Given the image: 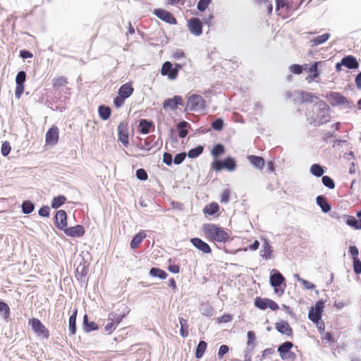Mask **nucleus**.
<instances>
[{"instance_id":"1","label":"nucleus","mask_w":361,"mask_h":361,"mask_svg":"<svg viewBox=\"0 0 361 361\" xmlns=\"http://www.w3.org/2000/svg\"><path fill=\"white\" fill-rule=\"evenodd\" d=\"M204 236L210 241L225 243L230 238V235L222 227L214 224H204L202 226Z\"/></svg>"},{"instance_id":"2","label":"nucleus","mask_w":361,"mask_h":361,"mask_svg":"<svg viewBox=\"0 0 361 361\" xmlns=\"http://www.w3.org/2000/svg\"><path fill=\"white\" fill-rule=\"evenodd\" d=\"M302 1L303 0H276V8L279 12V15L286 18L292 15V13L300 7Z\"/></svg>"},{"instance_id":"3","label":"nucleus","mask_w":361,"mask_h":361,"mask_svg":"<svg viewBox=\"0 0 361 361\" xmlns=\"http://www.w3.org/2000/svg\"><path fill=\"white\" fill-rule=\"evenodd\" d=\"M206 109V102L203 97L197 94H192L188 97L184 111L193 112H202Z\"/></svg>"},{"instance_id":"4","label":"nucleus","mask_w":361,"mask_h":361,"mask_svg":"<svg viewBox=\"0 0 361 361\" xmlns=\"http://www.w3.org/2000/svg\"><path fill=\"white\" fill-rule=\"evenodd\" d=\"M28 324L31 326L32 329L38 337H41L45 339L49 338L50 335L49 331L39 319H30L28 321Z\"/></svg>"},{"instance_id":"5","label":"nucleus","mask_w":361,"mask_h":361,"mask_svg":"<svg viewBox=\"0 0 361 361\" xmlns=\"http://www.w3.org/2000/svg\"><path fill=\"white\" fill-rule=\"evenodd\" d=\"M212 169L216 171H219L226 169L228 171H233L236 169V162L232 157H226L223 161L215 160L212 163Z\"/></svg>"},{"instance_id":"6","label":"nucleus","mask_w":361,"mask_h":361,"mask_svg":"<svg viewBox=\"0 0 361 361\" xmlns=\"http://www.w3.org/2000/svg\"><path fill=\"white\" fill-rule=\"evenodd\" d=\"M181 68L182 66L178 63H176L175 67H173L170 61H166L162 65L161 74L166 75L169 80H173L177 78L178 71Z\"/></svg>"},{"instance_id":"7","label":"nucleus","mask_w":361,"mask_h":361,"mask_svg":"<svg viewBox=\"0 0 361 361\" xmlns=\"http://www.w3.org/2000/svg\"><path fill=\"white\" fill-rule=\"evenodd\" d=\"M324 308V302L323 300L317 301L314 307H312L308 313V318L316 324L322 319V313Z\"/></svg>"},{"instance_id":"8","label":"nucleus","mask_w":361,"mask_h":361,"mask_svg":"<svg viewBox=\"0 0 361 361\" xmlns=\"http://www.w3.org/2000/svg\"><path fill=\"white\" fill-rule=\"evenodd\" d=\"M124 317V314H117L111 312L109 314L108 320L109 322L105 325L104 330L108 334H111L116 328L117 325L119 324Z\"/></svg>"},{"instance_id":"9","label":"nucleus","mask_w":361,"mask_h":361,"mask_svg":"<svg viewBox=\"0 0 361 361\" xmlns=\"http://www.w3.org/2000/svg\"><path fill=\"white\" fill-rule=\"evenodd\" d=\"M25 79L26 73L25 71H22L18 73L16 78V87L15 90V96L17 99H20L24 92Z\"/></svg>"},{"instance_id":"10","label":"nucleus","mask_w":361,"mask_h":361,"mask_svg":"<svg viewBox=\"0 0 361 361\" xmlns=\"http://www.w3.org/2000/svg\"><path fill=\"white\" fill-rule=\"evenodd\" d=\"M59 137V130L57 126H52L47 132L45 142L48 145H55Z\"/></svg>"},{"instance_id":"11","label":"nucleus","mask_w":361,"mask_h":361,"mask_svg":"<svg viewBox=\"0 0 361 361\" xmlns=\"http://www.w3.org/2000/svg\"><path fill=\"white\" fill-rule=\"evenodd\" d=\"M188 27L190 33L195 36H200L202 33V25L197 18H192L188 21Z\"/></svg>"},{"instance_id":"12","label":"nucleus","mask_w":361,"mask_h":361,"mask_svg":"<svg viewBox=\"0 0 361 361\" xmlns=\"http://www.w3.org/2000/svg\"><path fill=\"white\" fill-rule=\"evenodd\" d=\"M328 102L333 106L344 104L348 102L346 97L338 92H329L326 96Z\"/></svg>"},{"instance_id":"13","label":"nucleus","mask_w":361,"mask_h":361,"mask_svg":"<svg viewBox=\"0 0 361 361\" xmlns=\"http://www.w3.org/2000/svg\"><path fill=\"white\" fill-rule=\"evenodd\" d=\"M118 139L125 147H128V128L127 123L122 121L118 126Z\"/></svg>"},{"instance_id":"14","label":"nucleus","mask_w":361,"mask_h":361,"mask_svg":"<svg viewBox=\"0 0 361 361\" xmlns=\"http://www.w3.org/2000/svg\"><path fill=\"white\" fill-rule=\"evenodd\" d=\"M154 13L157 17H158L161 20L165 21L166 23H168L172 24V25L177 23V20L173 17V16L170 12H169L166 10H164L161 8L155 9L154 11Z\"/></svg>"},{"instance_id":"15","label":"nucleus","mask_w":361,"mask_h":361,"mask_svg":"<svg viewBox=\"0 0 361 361\" xmlns=\"http://www.w3.org/2000/svg\"><path fill=\"white\" fill-rule=\"evenodd\" d=\"M321 63V61H316L310 67H308L307 64L304 65V70L310 73V75L306 77V80L308 82H312L315 78L319 77V72L318 71V66Z\"/></svg>"},{"instance_id":"16","label":"nucleus","mask_w":361,"mask_h":361,"mask_svg":"<svg viewBox=\"0 0 361 361\" xmlns=\"http://www.w3.org/2000/svg\"><path fill=\"white\" fill-rule=\"evenodd\" d=\"M55 224L61 230L67 227V214L64 210H59L55 215Z\"/></svg>"},{"instance_id":"17","label":"nucleus","mask_w":361,"mask_h":361,"mask_svg":"<svg viewBox=\"0 0 361 361\" xmlns=\"http://www.w3.org/2000/svg\"><path fill=\"white\" fill-rule=\"evenodd\" d=\"M190 242L194 247L204 254H209L212 252L210 246L199 238H193L190 239Z\"/></svg>"},{"instance_id":"18","label":"nucleus","mask_w":361,"mask_h":361,"mask_svg":"<svg viewBox=\"0 0 361 361\" xmlns=\"http://www.w3.org/2000/svg\"><path fill=\"white\" fill-rule=\"evenodd\" d=\"M183 104V98L181 96L176 95L173 98L166 99L164 102L163 107L164 109H170L172 111H174L177 109L178 105Z\"/></svg>"},{"instance_id":"19","label":"nucleus","mask_w":361,"mask_h":361,"mask_svg":"<svg viewBox=\"0 0 361 361\" xmlns=\"http://www.w3.org/2000/svg\"><path fill=\"white\" fill-rule=\"evenodd\" d=\"M64 233L70 237H81L85 233V229L82 226L77 225L75 226H72L70 228H66L64 230Z\"/></svg>"},{"instance_id":"20","label":"nucleus","mask_w":361,"mask_h":361,"mask_svg":"<svg viewBox=\"0 0 361 361\" xmlns=\"http://www.w3.org/2000/svg\"><path fill=\"white\" fill-rule=\"evenodd\" d=\"M276 329L282 334L291 337L293 336V329L288 322L281 321L275 325Z\"/></svg>"},{"instance_id":"21","label":"nucleus","mask_w":361,"mask_h":361,"mask_svg":"<svg viewBox=\"0 0 361 361\" xmlns=\"http://www.w3.org/2000/svg\"><path fill=\"white\" fill-rule=\"evenodd\" d=\"M357 216L358 218L357 219L353 216H345V223L355 229H361V214L357 212Z\"/></svg>"},{"instance_id":"22","label":"nucleus","mask_w":361,"mask_h":361,"mask_svg":"<svg viewBox=\"0 0 361 361\" xmlns=\"http://www.w3.org/2000/svg\"><path fill=\"white\" fill-rule=\"evenodd\" d=\"M134 92V88L131 82H126L122 85L118 90V95L127 99L130 97Z\"/></svg>"},{"instance_id":"23","label":"nucleus","mask_w":361,"mask_h":361,"mask_svg":"<svg viewBox=\"0 0 361 361\" xmlns=\"http://www.w3.org/2000/svg\"><path fill=\"white\" fill-rule=\"evenodd\" d=\"M341 64L348 69H355L359 66L357 59L353 56H346L341 59Z\"/></svg>"},{"instance_id":"24","label":"nucleus","mask_w":361,"mask_h":361,"mask_svg":"<svg viewBox=\"0 0 361 361\" xmlns=\"http://www.w3.org/2000/svg\"><path fill=\"white\" fill-rule=\"evenodd\" d=\"M147 237L145 231H141L137 233L130 242V247L133 250L137 248L143 240Z\"/></svg>"},{"instance_id":"25","label":"nucleus","mask_w":361,"mask_h":361,"mask_svg":"<svg viewBox=\"0 0 361 361\" xmlns=\"http://www.w3.org/2000/svg\"><path fill=\"white\" fill-rule=\"evenodd\" d=\"M249 161L257 169L262 170L265 164L264 159L259 156L249 155L247 157Z\"/></svg>"},{"instance_id":"26","label":"nucleus","mask_w":361,"mask_h":361,"mask_svg":"<svg viewBox=\"0 0 361 361\" xmlns=\"http://www.w3.org/2000/svg\"><path fill=\"white\" fill-rule=\"evenodd\" d=\"M285 281L283 275L276 271V272L270 276V283L273 287H279Z\"/></svg>"},{"instance_id":"27","label":"nucleus","mask_w":361,"mask_h":361,"mask_svg":"<svg viewBox=\"0 0 361 361\" xmlns=\"http://www.w3.org/2000/svg\"><path fill=\"white\" fill-rule=\"evenodd\" d=\"M83 329L85 331L90 332L99 329L97 324L94 322H89L87 314L83 317Z\"/></svg>"},{"instance_id":"28","label":"nucleus","mask_w":361,"mask_h":361,"mask_svg":"<svg viewBox=\"0 0 361 361\" xmlns=\"http://www.w3.org/2000/svg\"><path fill=\"white\" fill-rule=\"evenodd\" d=\"M219 211V206L216 202H212L207 204L204 209L203 212L205 215H214Z\"/></svg>"},{"instance_id":"29","label":"nucleus","mask_w":361,"mask_h":361,"mask_svg":"<svg viewBox=\"0 0 361 361\" xmlns=\"http://www.w3.org/2000/svg\"><path fill=\"white\" fill-rule=\"evenodd\" d=\"M140 132L142 134H147L151 131V128H153L152 121H148L146 119H141L139 123Z\"/></svg>"},{"instance_id":"30","label":"nucleus","mask_w":361,"mask_h":361,"mask_svg":"<svg viewBox=\"0 0 361 361\" xmlns=\"http://www.w3.org/2000/svg\"><path fill=\"white\" fill-rule=\"evenodd\" d=\"M67 84L68 80L64 76L55 77L52 80V85L55 90H59L61 87H65Z\"/></svg>"},{"instance_id":"31","label":"nucleus","mask_w":361,"mask_h":361,"mask_svg":"<svg viewBox=\"0 0 361 361\" xmlns=\"http://www.w3.org/2000/svg\"><path fill=\"white\" fill-rule=\"evenodd\" d=\"M317 204L321 207L322 210L326 213L331 210V205L328 203L326 197L322 195L317 196Z\"/></svg>"},{"instance_id":"32","label":"nucleus","mask_w":361,"mask_h":361,"mask_svg":"<svg viewBox=\"0 0 361 361\" xmlns=\"http://www.w3.org/2000/svg\"><path fill=\"white\" fill-rule=\"evenodd\" d=\"M78 309H75L69 317V331L71 335H74L76 332V317Z\"/></svg>"},{"instance_id":"33","label":"nucleus","mask_w":361,"mask_h":361,"mask_svg":"<svg viewBox=\"0 0 361 361\" xmlns=\"http://www.w3.org/2000/svg\"><path fill=\"white\" fill-rule=\"evenodd\" d=\"M330 37L329 33H325L322 35H319L310 40V44L312 47L318 46L326 42Z\"/></svg>"},{"instance_id":"34","label":"nucleus","mask_w":361,"mask_h":361,"mask_svg":"<svg viewBox=\"0 0 361 361\" xmlns=\"http://www.w3.org/2000/svg\"><path fill=\"white\" fill-rule=\"evenodd\" d=\"M225 152V147L221 144L215 145L211 152L212 157L217 160V159L224 154Z\"/></svg>"},{"instance_id":"35","label":"nucleus","mask_w":361,"mask_h":361,"mask_svg":"<svg viewBox=\"0 0 361 361\" xmlns=\"http://www.w3.org/2000/svg\"><path fill=\"white\" fill-rule=\"evenodd\" d=\"M111 110L109 106L102 105L99 106L98 113L102 120H107L111 116Z\"/></svg>"},{"instance_id":"36","label":"nucleus","mask_w":361,"mask_h":361,"mask_svg":"<svg viewBox=\"0 0 361 361\" xmlns=\"http://www.w3.org/2000/svg\"><path fill=\"white\" fill-rule=\"evenodd\" d=\"M149 274L153 277H158L160 279H166L168 276L165 271L156 267H153L150 269Z\"/></svg>"},{"instance_id":"37","label":"nucleus","mask_w":361,"mask_h":361,"mask_svg":"<svg viewBox=\"0 0 361 361\" xmlns=\"http://www.w3.org/2000/svg\"><path fill=\"white\" fill-rule=\"evenodd\" d=\"M319 125H322L326 123L330 120V113L328 109H320L319 112Z\"/></svg>"},{"instance_id":"38","label":"nucleus","mask_w":361,"mask_h":361,"mask_svg":"<svg viewBox=\"0 0 361 361\" xmlns=\"http://www.w3.org/2000/svg\"><path fill=\"white\" fill-rule=\"evenodd\" d=\"M271 247L269 244L265 241V243L262 245V250H261V256L266 259H270L271 257Z\"/></svg>"},{"instance_id":"39","label":"nucleus","mask_w":361,"mask_h":361,"mask_svg":"<svg viewBox=\"0 0 361 361\" xmlns=\"http://www.w3.org/2000/svg\"><path fill=\"white\" fill-rule=\"evenodd\" d=\"M179 322L180 324V335L183 338H186L189 334L188 321H187V319H185L181 317L179 319Z\"/></svg>"},{"instance_id":"40","label":"nucleus","mask_w":361,"mask_h":361,"mask_svg":"<svg viewBox=\"0 0 361 361\" xmlns=\"http://www.w3.org/2000/svg\"><path fill=\"white\" fill-rule=\"evenodd\" d=\"M207 348V344L205 341H201L197 346L195 350V357L197 358H200L202 357L206 349Z\"/></svg>"},{"instance_id":"41","label":"nucleus","mask_w":361,"mask_h":361,"mask_svg":"<svg viewBox=\"0 0 361 361\" xmlns=\"http://www.w3.org/2000/svg\"><path fill=\"white\" fill-rule=\"evenodd\" d=\"M66 198L63 195H59L57 197H54L51 201V207L54 209H57L60 207L62 204L65 203Z\"/></svg>"},{"instance_id":"42","label":"nucleus","mask_w":361,"mask_h":361,"mask_svg":"<svg viewBox=\"0 0 361 361\" xmlns=\"http://www.w3.org/2000/svg\"><path fill=\"white\" fill-rule=\"evenodd\" d=\"M268 298H262L261 297H257L255 300V305L262 310L267 308Z\"/></svg>"},{"instance_id":"43","label":"nucleus","mask_w":361,"mask_h":361,"mask_svg":"<svg viewBox=\"0 0 361 361\" xmlns=\"http://www.w3.org/2000/svg\"><path fill=\"white\" fill-rule=\"evenodd\" d=\"M22 211L24 214H28L33 212L35 205L30 201H24L22 204Z\"/></svg>"},{"instance_id":"44","label":"nucleus","mask_w":361,"mask_h":361,"mask_svg":"<svg viewBox=\"0 0 361 361\" xmlns=\"http://www.w3.org/2000/svg\"><path fill=\"white\" fill-rule=\"evenodd\" d=\"M310 172L317 177L322 176L324 173L323 168L317 164L312 165Z\"/></svg>"},{"instance_id":"45","label":"nucleus","mask_w":361,"mask_h":361,"mask_svg":"<svg viewBox=\"0 0 361 361\" xmlns=\"http://www.w3.org/2000/svg\"><path fill=\"white\" fill-rule=\"evenodd\" d=\"M187 125H188V123L186 121H182L178 124L177 127H178V129L179 130L178 135L181 138L185 137L188 133V130L184 129V128H185L187 126Z\"/></svg>"},{"instance_id":"46","label":"nucleus","mask_w":361,"mask_h":361,"mask_svg":"<svg viewBox=\"0 0 361 361\" xmlns=\"http://www.w3.org/2000/svg\"><path fill=\"white\" fill-rule=\"evenodd\" d=\"M247 345L248 347H250L251 349H252L255 345V340H256L255 334L252 331H249L247 332Z\"/></svg>"},{"instance_id":"47","label":"nucleus","mask_w":361,"mask_h":361,"mask_svg":"<svg viewBox=\"0 0 361 361\" xmlns=\"http://www.w3.org/2000/svg\"><path fill=\"white\" fill-rule=\"evenodd\" d=\"M203 152V147L198 146L189 150L188 155L190 158H195L200 155Z\"/></svg>"},{"instance_id":"48","label":"nucleus","mask_w":361,"mask_h":361,"mask_svg":"<svg viewBox=\"0 0 361 361\" xmlns=\"http://www.w3.org/2000/svg\"><path fill=\"white\" fill-rule=\"evenodd\" d=\"M293 347V343L290 341H286L283 344H281L279 348L278 351L281 353H288Z\"/></svg>"},{"instance_id":"49","label":"nucleus","mask_w":361,"mask_h":361,"mask_svg":"<svg viewBox=\"0 0 361 361\" xmlns=\"http://www.w3.org/2000/svg\"><path fill=\"white\" fill-rule=\"evenodd\" d=\"M0 312L4 313V317L7 319L10 315V309L8 305L2 301H0Z\"/></svg>"},{"instance_id":"50","label":"nucleus","mask_w":361,"mask_h":361,"mask_svg":"<svg viewBox=\"0 0 361 361\" xmlns=\"http://www.w3.org/2000/svg\"><path fill=\"white\" fill-rule=\"evenodd\" d=\"M231 190L225 189L221 195L220 202L223 204H227L230 200Z\"/></svg>"},{"instance_id":"51","label":"nucleus","mask_w":361,"mask_h":361,"mask_svg":"<svg viewBox=\"0 0 361 361\" xmlns=\"http://www.w3.org/2000/svg\"><path fill=\"white\" fill-rule=\"evenodd\" d=\"M322 183L326 187L329 188V189H334L335 188V183L329 176H323Z\"/></svg>"},{"instance_id":"52","label":"nucleus","mask_w":361,"mask_h":361,"mask_svg":"<svg viewBox=\"0 0 361 361\" xmlns=\"http://www.w3.org/2000/svg\"><path fill=\"white\" fill-rule=\"evenodd\" d=\"M11 147L10 143L7 141L3 142V144L1 145V149L2 155L4 157L7 156L11 152Z\"/></svg>"},{"instance_id":"53","label":"nucleus","mask_w":361,"mask_h":361,"mask_svg":"<svg viewBox=\"0 0 361 361\" xmlns=\"http://www.w3.org/2000/svg\"><path fill=\"white\" fill-rule=\"evenodd\" d=\"M212 3V0H199L197 4V9L200 11H204Z\"/></svg>"},{"instance_id":"54","label":"nucleus","mask_w":361,"mask_h":361,"mask_svg":"<svg viewBox=\"0 0 361 361\" xmlns=\"http://www.w3.org/2000/svg\"><path fill=\"white\" fill-rule=\"evenodd\" d=\"M136 176L140 180H146L148 178L147 173L143 169H139L136 171Z\"/></svg>"},{"instance_id":"55","label":"nucleus","mask_w":361,"mask_h":361,"mask_svg":"<svg viewBox=\"0 0 361 361\" xmlns=\"http://www.w3.org/2000/svg\"><path fill=\"white\" fill-rule=\"evenodd\" d=\"M212 127L213 129L216 130H221L224 128V121L221 118H218L215 120L212 123Z\"/></svg>"},{"instance_id":"56","label":"nucleus","mask_w":361,"mask_h":361,"mask_svg":"<svg viewBox=\"0 0 361 361\" xmlns=\"http://www.w3.org/2000/svg\"><path fill=\"white\" fill-rule=\"evenodd\" d=\"M233 319V316L231 314H225L222 316H221L220 317H218L216 319V321L218 323H228L230 322H231Z\"/></svg>"},{"instance_id":"57","label":"nucleus","mask_w":361,"mask_h":361,"mask_svg":"<svg viewBox=\"0 0 361 361\" xmlns=\"http://www.w3.org/2000/svg\"><path fill=\"white\" fill-rule=\"evenodd\" d=\"M126 99V98H124V97H121L120 95L117 96L114 99V106L116 109L121 107L123 105Z\"/></svg>"},{"instance_id":"58","label":"nucleus","mask_w":361,"mask_h":361,"mask_svg":"<svg viewBox=\"0 0 361 361\" xmlns=\"http://www.w3.org/2000/svg\"><path fill=\"white\" fill-rule=\"evenodd\" d=\"M304 70V66L293 64L290 66V71L294 74H300Z\"/></svg>"},{"instance_id":"59","label":"nucleus","mask_w":361,"mask_h":361,"mask_svg":"<svg viewBox=\"0 0 361 361\" xmlns=\"http://www.w3.org/2000/svg\"><path fill=\"white\" fill-rule=\"evenodd\" d=\"M353 269L356 274H361V261L358 259H355L353 260Z\"/></svg>"},{"instance_id":"60","label":"nucleus","mask_w":361,"mask_h":361,"mask_svg":"<svg viewBox=\"0 0 361 361\" xmlns=\"http://www.w3.org/2000/svg\"><path fill=\"white\" fill-rule=\"evenodd\" d=\"M298 280L302 283V285L305 286V288H307L308 290H313L316 287L315 285L313 284L312 283H311L307 280L300 279L298 276Z\"/></svg>"},{"instance_id":"61","label":"nucleus","mask_w":361,"mask_h":361,"mask_svg":"<svg viewBox=\"0 0 361 361\" xmlns=\"http://www.w3.org/2000/svg\"><path fill=\"white\" fill-rule=\"evenodd\" d=\"M185 157L186 154L185 152L176 154L173 159L174 164L177 165L181 164L185 159Z\"/></svg>"},{"instance_id":"62","label":"nucleus","mask_w":361,"mask_h":361,"mask_svg":"<svg viewBox=\"0 0 361 361\" xmlns=\"http://www.w3.org/2000/svg\"><path fill=\"white\" fill-rule=\"evenodd\" d=\"M349 252L352 256L353 260L358 259L359 250L356 246L350 245L349 247Z\"/></svg>"},{"instance_id":"63","label":"nucleus","mask_w":361,"mask_h":361,"mask_svg":"<svg viewBox=\"0 0 361 361\" xmlns=\"http://www.w3.org/2000/svg\"><path fill=\"white\" fill-rule=\"evenodd\" d=\"M229 350L228 346L226 345H222L220 346L218 352V356L221 359L224 355H226Z\"/></svg>"},{"instance_id":"64","label":"nucleus","mask_w":361,"mask_h":361,"mask_svg":"<svg viewBox=\"0 0 361 361\" xmlns=\"http://www.w3.org/2000/svg\"><path fill=\"white\" fill-rule=\"evenodd\" d=\"M163 161L166 165L171 166L173 161L172 155L168 152H165L163 155Z\"/></svg>"}]
</instances>
